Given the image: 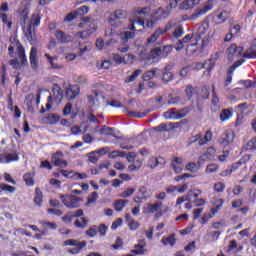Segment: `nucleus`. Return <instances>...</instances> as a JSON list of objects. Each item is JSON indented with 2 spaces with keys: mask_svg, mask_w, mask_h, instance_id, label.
Returning a JSON list of instances; mask_svg holds the SVG:
<instances>
[{
  "mask_svg": "<svg viewBox=\"0 0 256 256\" xmlns=\"http://www.w3.org/2000/svg\"><path fill=\"white\" fill-rule=\"evenodd\" d=\"M83 216H84L83 209H78L75 212L69 211L62 217V222L66 224H70L73 222V219L80 218L74 221V226L75 228H78V229H85L87 228V226H89V218L83 217Z\"/></svg>",
  "mask_w": 256,
  "mask_h": 256,
  "instance_id": "obj_1",
  "label": "nucleus"
},
{
  "mask_svg": "<svg viewBox=\"0 0 256 256\" xmlns=\"http://www.w3.org/2000/svg\"><path fill=\"white\" fill-rule=\"evenodd\" d=\"M185 48V43L183 40H178L176 42V47L174 45H165L163 47H155L150 51V55L152 56L153 59H157L160 57V59H167L169 54L173 52L175 49L176 51L180 52Z\"/></svg>",
  "mask_w": 256,
  "mask_h": 256,
  "instance_id": "obj_2",
  "label": "nucleus"
},
{
  "mask_svg": "<svg viewBox=\"0 0 256 256\" xmlns=\"http://www.w3.org/2000/svg\"><path fill=\"white\" fill-rule=\"evenodd\" d=\"M212 137L213 134L211 130H206V134H204V136L202 134H195L188 139L187 147H190L193 144H197L198 146H204L212 140Z\"/></svg>",
  "mask_w": 256,
  "mask_h": 256,
  "instance_id": "obj_3",
  "label": "nucleus"
},
{
  "mask_svg": "<svg viewBox=\"0 0 256 256\" xmlns=\"http://www.w3.org/2000/svg\"><path fill=\"white\" fill-rule=\"evenodd\" d=\"M64 246H71L73 248L67 249L69 255H79L85 247H87V241H79L77 239H68L64 241Z\"/></svg>",
  "mask_w": 256,
  "mask_h": 256,
  "instance_id": "obj_4",
  "label": "nucleus"
},
{
  "mask_svg": "<svg viewBox=\"0 0 256 256\" xmlns=\"http://www.w3.org/2000/svg\"><path fill=\"white\" fill-rule=\"evenodd\" d=\"M135 37V32H122L120 34V40L123 44L118 46V42L114 44L111 49H116L121 53H126L130 50V46L128 45L129 40H132Z\"/></svg>",
  "mask_w": 256,
  "mask_h": 256,
  "instance_id": "obj_5",
  "label": "nucleus"
},
{
  "mask_svg": "<svg viewBox=\"0 0 256 256\" xmlns=\"http://www.w3.org/2000/svg\"><path fill=\"white\" fill-rule=\"evenodd\" d=\"M201 40V36L200 34H186V36L182 39V42H184V44L190 43L189 45H187L186 48V52L189 55H194L196 53V49H194V47H196L199 44V41Z\"/></svg>",
  "mask_w": 256,
  "mask_h": 256,
  "instance_id": "obj_6",
  "label": "nucleus"
},
{
  "mask_svg": "<svg viewBox=\"0 0 256 256\" xmlns=\"http://www.w3.org/2000/svg\"><path fill=\"white\" fill-rule=\"evenodd\" d=\"M189 108L185 107L177 111L176 108H171L163 113V117L166 120H181L189 114Z\"/></svg>",
  "mask_w": 256,
  "mask_h": 256,
  "instance_id": "obj_7",
  "label": "nucleus"
},
{
  "mask_svg": "<svg viewBox=\"0 0 256 256\" xmlns=\"http://www.w3.org/2000/svg\"><path fill=\"white\" fill-rule=\"evenodd\" d=\"M19 153L16 149L7 147L4 150V154H0V164H11L13 162H19Z\"/></svg>",
  "mask_w": 256,
  "mask_h": 256,
  "instance_id": "obj_8",
  "label": "nucleus"
},
{
  "mask_svg": "<svg viewBox=\"0 0 256 256\" xmlns=\"http://www.w3.org/2000/svg\"><path fill=\"white\" fill-rule=\"evenodd\" d=\"M60 199H62V203L67 209H78L81 207V202L84 201L83 198L75 195H60Z\"/></svg>",
  "mask_w": 256,
  "mask_h": 256,
  "instance_id": "obj_9",
  "label": "nucleus"
},
{
  "mask_svg": "<svg viewBox=\"0 0 256 256\" xmlns=\"http://www.w3.org/2000/svg\"><path fill=\"white\" fill-rule=\"evenodd\" d=\"M173 66L166 65L162 69H158V75L161 76V80L164 83H169L174 80V74L172 73Z\"/></svg>",
  "mask_w": 256,
  "mask_h": 256,
  "instance_id": "obj_10",
  "label": "nucleus"
},
{
  "mask_svg": "<svg viewBox=\"0 0 256 256\" xmlns=\"http://www.w3.org/2000/svg\"><path fill=\"white\" fill-rule=\"evenodd\" d=\"M64 155L62 151H57L56 153H54L52 155L51 158V163L55 166V167H60V168H67L68 167V162L63 159Z\"/></svg>",
  "mask_w": 256,
  "mask_h": 256,
  "instance_id": "obj_11",
  "label": "nucleus"
},
{
  "mask_svg": "<svg viewBox=\"0 0 256 256\" xmlns=\"http://www.w3.org/2000/svg\"><path fill=\"white\" fill-rule=\"evenodd\" d=\"M16 53H17L18 59L20 60L21 66L23 67L28 66L29 63L26 56V51L20 41H16Z\"/></svg>",
  "mask_w": 256,
  "mask_h": 256,
  "instance_id": "obj_12",
  "label": "nucleus"
},
{
  "mask_svg": "<svg viewBox=\"0 0 256 256\" xmlns=\"http://www.w3.org/2000/svg\"><path fill=\"white\" fill-rule=\"evenodd\" d=\"M235 139V132L233 130L228 129L224 132L221 139H219V144L223 145L224 147H228L229 145L233 144Z\"/></svg>",
  "mask_w": 256,
  "mask_h": 256,
  "instance_id": "obj_13",
  "label": "nucleus"
},
{
  "mask_svg": "<svg viewBox=\"0 0 256 256\" xmlns=\"http://www.w3.org/2000/svg\"><path fill=\"white\" fill-rule=\"evenodd\" d=\"M201 194H202L201 190H198V189L191 190L187 193V195L177 198L176 205L179 206V205L185 203V201H191V200H193V198H198Z\"/></svg>",
  "mask_w": 256,
  "mask_h": 256,
  "instance_id": "obj_14",
  "label": "nucleus"
},
{
  "mask_svg": "<svg viewBox=\"0 0 256 256\" xmlns=\"http://www.w3.org/2000/svg\"><path fill=\"white\" fill-rule=\"evenodd\" d=\"M37 47H32L29 53V61L32 70L37 71L39 69V57H37Z\"/></svg>",
  "mask_w": 256,
  "mask_h": 256,
  "instance_id": "obj_15",
  "label": "nucleus"
},
{
  "mask_svg": "<svg viewBox=\"0 0 256 256\" xmlns=\"http://www.w3.org/2000/svg\"><path fill=\"white\" fill-rule=\"evenodd\" d=\"M54 36L60 44H68L73 42V37L71 36V34H65V32H63V30L60 29L56 30Z\"/></svg>",
  "mask_w": 256,
  "mask_h": 256,
  "instance_id": "obj_16",
  "label": "nucleus"
},
{
  "mask_svg": "<svg viewBox=\"0 0 256 256\" xmlns=\"http://www.w3.org/2000/svg\"><path fill=\"white\" fill-rule=\"evenodd\" d=\"M212 6L204 5L202 8H198L194 11L193 14H191V21H197L201 17L205 16L208 11H211Z\"/></svg>",
  "mask_w": 256,
  "mask_h": 256,
  "instance_id": "obj_17",
  "label": "nucleus"
},
{
  "mask_svg": "<svg viewBox=\"0 0 256 256\" xmlns=\"http://www.w3.org/2000/svg\"><path fill=\"white\" fill-rule=\"evenodd\" d=\"M79 94L80 87L76 86V84L68 86V88L65 90V96L69 101L75 99Z\"/></svg>",
  "mask_w": 256,
  "mask_h": 256,
  "instance_id": "obj_18",
  "label": "nucleus"
},
{
  "mask_svg": "<svg viewBox=\"0 0 256 256\" xmlns=\"http://www.w3.org/2000/svg\"><path fill=\"white\" fill-rule=\"evenodd\" d=\"M127 59L125 57L120 56L119 54L113 53L112 54V60L115 64L121 65V64H129L133 59H135V56L132 54H127Z\"/></svg>",
  "mask_w": 256,
  "mask_h": 256,
  "instance_id": "obj_19",
  "label": "nucleus"
},
{
  "mask_svg": "<svg viewBox=\"0 0 256 256\" xmlns=\"http://www.w3.org/2000/svg\"><path fill=\"white\" fill-rule=\"evenodd\" d=\"M128 16L127 11L125 10H116L114 11V13L112 14V16L108 17V22L110 24H112V26H114V22L116 20H123L126 19Z\"/></svg>",
  "mask_w": 256,
  "mask_h": 256,
  "instance_id": "obj_20",
  "label": "nucleus"
},
{
  "mask_svg": "<svg viewBox=\"0 0 256 256\" xmlns=\"http://www.w3.org/2000/svg\"><path fill=\"white\" fill-rule=\"evenodd\" d=\"M170 16V11L163 8H158L155 13L152 15V20L155 22L165 20Z\"/></svg>",
  "mask_w": 256,
  "mask_h": 256,
  "instance_id": "obj_21",
  "label": "nucleus"
},
{
  "mask_svg": "<svg viewBox=\"0 0 256 256\" xmlns=\"http://www.w3.org/2000/svg\"><path fill=\"white\" fill-rule=\"evenodd\" d=\"M171 167L176 174H181L183 172V158L175 157L171 161Z\"/></svg>",
  "mask_w": 256,
  "mask_h": 256,
  "instance_id": "obj_22",
  "label": "nucleus"
},
{
  "mask_svg": "<svg viewBox=\"0 0 256 256\" xmlns=\"http://www.w3.org/2000/svg\"><path fill=\"white\" fill-rule=\"evenodd\" d=\"M45 58L47 59L48 63L51 66L52 70H61L63 69V65L56 63V61L58 60L57 56H50V54L45 53L44 54Z\"/></svg>",
  "mask_w": 256,
  "mask_h": 256,
  "instance_id": "obj_23",
  "label": "nucleus"
},
{
  "mask_svg": "<svg viewBox=\"0 0 256 256\" xmlns=\"http://www.w3.org/2000/svg\"><path fill=\"white\" fill-rule=\"evenodd\" d=\"M97 31V27L95 23H92L88 29L84 30L83 32H77V37L80 39H87L90 35L94 34Z\"/></svg>",
  "mask_w": 256,
  "mask_h": 256,
  "instance_id": "obj_24",
  "label": "nucleus"
},
{
  "mask_svg": "<svg viewBox=\"0 0 256 256\" xmlns=\"http://www.w3.org/2000/svg\"><path fill=\"white\" fill-rule=\"evenodd\" d=\"M227 55L229 58L236 56L239 57L241 56L243 52V47H237L236 44H232L228 49H227Z\"/></svg>",
  "mask_w": 256,
  "mask_h": 256,
  "instance_id": "obj_25",
  "label": "nucleus"
},
{
  "mask_svg": "<svg viewBox=\"0 0 256 256\" xmlns=\"http://www.w3.org/2000/svg\"><path fill=\"white\" fill-rule=\"evenodd\" d=\"M200 89L198 87H192L190 84L185 87V94L188 100H192L193 97H198Z\"/></svg>",
  "mask_w": 256,
  "mask_h": 256,
  "instance_id": "obj_26",
  "label": "nucleus"
},
{
  "mask_svg": "<svg viewBox=\"0 0 256 256\" xmlns=\"http://www.w3.org/2000/svg\"><path fill=\"white\" fill-rule=\"evenodd\" d=\"M199 0H184L181 4H180V9L182 11H189L190 9H194V6L199 4Z\"/></svg>",
  "mask_w": 256,
  "mask_h": 256,
  "instance_id": "obj_27",
  "label": "nucleus"
},
{
  "mask_svg": "<svg viewBox=\"0 0 256 256\" xmlns=\"http://www.w3.org/2000/svg\"><path fill=\"white\" fill-rule=\"evenodd\" d=\"M233 117V108H225L221 110L219 119L221 122H227Z\"/></svg>",
  "mask_w": 256,
  "mask_h": 256,
  "instance_id": "obj_28",
  "label": "nucleus"
},
{
  "mask_svg": "<svg viewBox=\"0 0 256 256\" xmlns=\"http://www.w3.org/2000/svg\"><path fill=\"white\" fill-rule=\"evenodd\" d=\"M52 93H53V99L56 101H62L63 97H64V91L61 89V87L59 86V84H54V87L52 89Z\"/></svg>",
  "mask_w": 256,
  "mask_h": 256,
  "instance_id": "obj_29",
  "label": "nucleus"
},
{
  "mask_svg": "<svg viewBox=\"0 0 256 256\" xmlns=\"http://www.w3.org/2000/svg\"><path fill=\"white\" fill-rule=\"evenodd\" d=\"M224 203H225L224 199H221V198L214 200L213 202L214 207L210 208V213L213 216H215L220 211V209H222Z\"/></svg>",
  "mask_w": 256,
  "mask_h": 256,
  "instance_id": "obj_30",
  "label": "nucleus"
},
{
  "mask_svg": "<svg viewBox=\"0 0 256 256\" xmlns=\"http://www.w3.org/2000/svg\"><path fill=\"white\" fill-rule=\"evenodd\" d=\"M117 41L115 39H110V41H108L107 43H104L103 39H98L96 41V47L98 49H102L103 47L111 49L113 45H116Z\"/></svg>",
  "mask_w": 256,
  "mask_h": 256,
  "instance_id": "obj_31",
  "label": "nucleus"
},
{
  "mask_svg": "<svg viewBox=\"0 0 256 256\" xmlns=\"http://www.w3.org/2000/svg\"><path fill=\"white\" fill-rule=\"evenodd\" d=\"M183 35H185V27H183V25L181 24H176L172 32V37L174 39H180L181 37H183Z\"/></svg>",
  "mask_w": 256,
  "mask_h": 256,
  "instance_id": "obj_32",
  "label": "nucleus"
},
{
  "mask_svg": "<svg viewBox=\"0 0 256 256\" xmlns=\"http://www.w3.org/2000/svg\"><path fill=\"white\" fill-rule=\"evenodd\" d=\"M129 203L127 199H118L115 200L113 207L116 212H122L125 209L126 205Z\"/></svg>",
  "mask_w": 256,
  "mask_h": 256,
  "instance_id": "obj_33",
  "label": "nucleus"
},
{
  "mask_svg": "<svg viewBox=\"0 0 256 256\" xmlns=\"http://www.w3.org/2000/svg\"><path fill=\"white\" fill-rule=\"evenodd\" d=\"M161 243L164 246H167V245L174 246L177 243L176 234H172L168 237L162 238Z\"/></svg>",
  "mask_w": 256,
  "mask_h": 256,
  "instance_id": "obj_34",
  "label": "nucleus"
},
{
  "mask_svg": "<svg viewBox=\"0 0 256 256\" xmlns=\"http://www.w3.org/2000/svg\"><path fill=\"white\" fill-rule=\"evenodd\" d=\"M156 73H159V69L158 68H154L152 70H148L143 74V80L145 82H149L151 81L155 76Z\"/></svg>",
  "mask_w": 256,
  "mask_h": 256,
  "instance_id": "obj_35",
  "label": "nucleus"
},
{
  "mask_svg": "<svg viewBox=\"0 0 256 256\" xmlns=\"http://www.w3.org/2000/svg\"><path fill=\"white\" fill-rule=\"evenodd\" d=\"M151 13L150 7L134 8V15L136 16H149Z\"/></svg>",
  "mask_w": 256,
  "mask_h": 256,
  "instance_id": "obj_36",
  "label": "nucleus"
},
{
  "mask_svg": "<svg viewBox=\"0 0 256 256\" xmlns=\"http://www.w3.org/2000/svg\"><path fill=\"white\" fill-rule=\"evenodd\" d=\"M162 204H163V203L160 202V201H156L154 204L149 203V204L147 205V207H148V213H149V214H155V213H157V212L159 211V209H161Z\"/></svg>",
  "mask_w": 256,
  "mask_h": 256,
  "instance_id": "obj_37",
  "label": "nucleus"
},
{
  "mask_svg": "<svg viewBox=\"0 0 256 256\" xmlns=\"http://www.w3.org/2000/svg\"><path fill=\"white\" fill-rule=\"evenodd\" d=\"M253 48H256V39L253 40V46L243 54L245 59H256V51H253Z\"/></svg>",
  "mask_w": 256,
  "mask_h": 256,
  "instance_id": "obj_38",
  "label": "nucleus"
},
{
  "mask_svg": "<svg viewBox=\"0 0 256 256\" xmlns=\"http://www.w3.org/2000/svg\"><path fill=\"white\" fill-rule=\"evenodd\" d=\"M177 26L176 22L173 21H168L165 25L164 28H160V33L161 35H165L169 31L173 30Z\"/></svg>",
  "mask_w": 256,
  "mask_h": 256,
  "instance_id": "obj_39",
  "label": "nucleus"
},
{
  "mask_svg": "<svg viewBox=\"0 0 256 256\" xmlns=\"http://www.w3.org/2000/svg\"><path fill=\"white\" fill-rule=\"evenodd\" d=\"M23 181L27 186H34L35 185V180H34V175L31 172H26L23 175Z\"/></svg>",
  "mask_w": 256,
  "mask_h": 256,
  "instance_id": "obj_40",
  "label": "nucleus"
},
{
  "mask_svg": "<svg viewBox=\"0 0 256 256\" xmlns=\"http://www.w3.org/2000/svg\"><path fill=\"white\" fill-rule=\"evenodd\" d=\"M43 202V194L41 192V189L36 188L35 189V197H34V203L38 206L41 207Z\"/></svg>",
  "mask_w": 256,
  "mask_h": 256,
  "instance_id": "obj_41",
  "label": "nucleus"
},
{
  "mask_svg": "<svg viewBox=\"0 0 256 256\" xmlns=\"http://www.w3.org/2000/svg\"><path fill=\"white\" fill-rule=\"evenodd\" d=\"M160 35H162L161 27H158V28H156L154 34H152L151 37L147 39V43L152 44V43L156 42L160 38Z\"/></svg>",
  "mask_w": 256,
  "mask_h": 256,
  "instance_id": "obj_42",
  "label": "nucleus"
},
{
  "mask_svg": "<svg viewBox=\"0 0 256 256\" xmlns=\"http://www.w3.org/2000/svg\"><path fill=\"white\" fill-rule=\"evenodd\" d=\"M200 169V166L195 162H189L185 166V170L191 173H197Z\"/></svg>",
  "mask_w": 256,
  "mask_h": 256,
  "instance_id": "obj_43",
  "label": "nucleus"
},
{
  "mask_svg": "<svg viewBox=\"0 0 256 256\" xmlns=\"http://www.w3.org/2000/svg\"><path fill=\"white\" fill-rule=\"evenodd\" d=\"M147 188L142 186L139 188V196L134 198L135 202H139V200H146L147 199Z\"/></svg>",
  "mask_w": 256,
  "mask_h": 256,
  "instance_id": "obj_44",
  "label": "nucleus"
},
{
  "mask_svg": "<svg viewBox=\"0 0 256 256\" xmlns=\"http://www.w3.org/2000/svg\"><path fill=\"white\" fill-rule=\"evenodd\" d=\"M201 42V45L200 46H196L194 47L193 49H196V52L199 51V52H203L208 46H209V39H201L200 38V41Z\"/></svg>",
  "mask_w": 256,
  "mask_h": 256,
  "instance_id": "obj_45",
  "label": "nucleus"
},
{
  "mask_svg": "<svg viewBox=\"0 0 256 256\" xmlns=\"http://www.w3.org/2000/svg\"><path fill=\"white\" fill-rule=\"evenodd\" d=\"M168 105H185V102H183V98L179 96L171 97L168 102Z\"/></svg>",
  "mask_w": 256,
  "mask_h": 256,
  "instance_id": "obj_46",
  "label": "nucleus"
},
{
  "mask_svg": "<svg viewBox=\"0 0 256 256\" xmlns=\"http://www.w3.org/2000/svg\"><path fill=\"white\" fill-rule=\"evenodd\" d=\"M40 25H41V15H39V14L32 15L31 23L29 26L32 28H37Z\"/></svg>",
  "mask_w": 256,
  "mask_h": 256,
  "instance_id": "obj_47",
  "label": "nucleus"
},
{
  "mask_svg": "<svg viewBox=\"0 0 256 256\" xmlns=\"http://www.w3.org/2000/svg\"><path fill=\"white\" fill-rule=\"evenodd\" d=\"M229 19V14L227 11H222L217 15V24H224Z\"/></svg>",
  "mask_w": 256,
  "mask_h": 256,
  "instance_id": "obj_48",
  "label": "nucleus"
},
{
  "mask_svg": "<svg viewBox=\"0 0 256 256\" xmlns=\"http://www.w3.org/2000/svg\"><path fill=\"white\" fill-rule=\"evenodd\" d=\"M75 13L77 15V17L81 16V17H84L85 15L89 14V8L88 6H80L79 8H77L75 10Z\"/></svg>",
  "mask_w": 256,
  "mask_h": 256,
  "instance_id": "obj_49",
  "label": "nucleus"
},
{
  "mask_svg": "<svg viewBox=\"0 0 256 256\" xmlns=\"http://www.w3.org/2000/svg\"><path fill=\"white\" fill-rule=\"evenodd\" d=\"M141 70L137 69L135 70L130 76H127L125 79V83H133L135 80H137V77L140 75Z\"/></svg>",
  "mask_w": 256,
  "mask_h": 256,
  "instance_id": "obj_50",
  "label": "nucleus"
},
{
  "mask_svg": "<svg viewBox=\"0 0 256 256\" xmlns=\"http://www.w3.org/2000/svg\"><path fill=\"white\" fill-rule=\"evenodd\" d=\"M75 171L74 170H65V169H60V174L64 176L66 179H73L75 178Z\"/></svg>",
  "mask_w": 256,
  "mask_h": 256,
  "instance_id": "obj_51",
  "label": "nucleus"
},
{
  "mask_svg": "<svg viewBox=\"0 0 256 256\" xmlns=\"http://www.w3.org/2000/svg\"><path fill=\"white\" fill-rule=\"evenodd\" d=\"M9 192L14 193L16 191V188L10 185H6L3 182H0V193L1 192Z\"/></svg>",
  "mask_w": 256,
  "mask_h": 256,
  "instance_id": "obj_52",
  "label": "nucleus"
},
{
  "mask_svg": "<svg viewBox=\"0 0 256 256\" xmlns=\"http://www.w3.org/2000/svg\"><path fill=\"white\" fill-rule=\"evenodd\" d=\"M141 167H142V161L141 160H135L133 162V164L128 166V170L130 172H133V171L140 170Z\"/></svg>",
  "mask_w": 256,
  "mask_h": 256,
  "instance_id": "obj_53",
  "label": "nucleus"
},
{
  "mask_svg": "<svg viewBox=\"0 0 256 256\" xmlns=\"http://www.w3.org/2000/svg\"><path fill=\"white\" fill-rule=\"evenodd\" d=\"M46 119L49 125H56L60 121V117L56 114L48 115Z\"/></svg>",
  "mask_w": 256,
  "mask_h": 256,
  "instance_id": "obj_54",
  "label": "nucleus"
},
{
  "mask_svg": "<svg viewBox=\"0 0 256 256\" xmlns=\"http://www.w3.org/2000/svg\"><path fill=\"white\" fill-rule=\"evenodd\" d=\"M85 235L89 238H94L97 235V225H93L86 230Z\"/></svg>",
  "mask_w": 256,
  "mask_h": 256,
  "instance_id": "obj_55",
  "label": "nucleus"
},
{
  "mask_svg": "<svg viewBox=\"0 0 256 256\" xmlns=\"http://www.w3.org/2000/svg\"><path fill=\"white\" fill-rule=\"evenodd\" d=\"M78 18L76 11L67 14L64 17V23H71Z\"/></svg>",
  "mask_w": 256,
  "mask_h": 256,
  "instance_id": "obj_56",
  "label": "nucleus"
},
{
  "mask_svg": "<svg viewBox=\"0 0 256 256\" xmlns=\"http://www.w3.org/2000/svg\"><path fill=\"white\" fill-rule=\"evenodd\" d=\"M108 231V226L104 223H101L99 226H97V233L99 232L101 237H105L106 233Z\"/></svg>",
  "mask_w": 256,
  "mask_h": 256,
  "instance_id": "obj_57",
  "label": "nucleus"
},
{
  "mask_svg": "<svg viewBox=\"0 0 256 256\" xmlns=\"http://www.w3.org/2000/svg\"><path fill=\"white\" fill-rule=\"evenodd\" d=\"M159 166V159L157 157H152L148 161V167L151 169H155Z\"/></svg>",
  "mask_w": 256,
  "mask_h": 256,
  "instance_id": "obj_58",
  "label": "nucleus"
},
{
  "mask_svg": "<svg viewBox=\"0 0 256 256\" xmlns=\"http://www.w3.org/2000/svg\"><path fill=\"white\" fill-rule=\"evenodd\" d=\"M219 170V166L217 164H208V166H206V173L208 174H212L215 173Z\"/></svg>",
  "mask_w": 256,
  "mask_h": 256,
  "instance_id": "obj_59",
  "label": "nucleus"
},
{
  "mask_svg": "<svg viewBox=\"0 0 256 256\" xmlns=\"http://www.w3.org/2000/svg\"><path fill=\"white\" fill-rule=\"evenodd\" d=\"M226 189V185L223 184V182H217L215 185H214V191L217 192V193H222L224 192Z\"/></svg>",
  "mask_w": 256,
  "mask_h": 256,
  "instance_id": "obj_60",
  "label": "nucleus"
},
{
  "mask_svg": "<svg viewBox=\"0 0 256 256\" xmlns=\"http://www.w3.org/2000/svg\"><path fill=\"white\" fill-rule=\"evenodd\" d=\"M0 73H1L2 85L5 86L6 85V77H7V67H6V65L2 66V69H1Z\"/></svg>",
  "mask_w": 256,
  "mask_h": 256,
  "instance_id": "obj_61",
  "label": "nucleus"
},
{
  "mask_svg": "<svg viewBox=\"0 0 256 256\" xmlns=\"http://www.w3.org/2000/svg\"><path fill=\"white\" fill-rule=\"evenodd\" d=\"M135 194V189H127L126 191H123L121 194H119V197L122 198H128Z\"/></svg>",
  "mask_w": 256,
  "mask_h": 256,
  "instance_id": "obj_62",
  "label": "nucleus"
},
{
  "mask_svg": "<svg viewBox=\"0 0 256 256\" xmlns=\"http://www.w3.org/2000/svg\"><path fill=\"white\" fill-rule=\"evenodd\" d=\"M247 150L256 151V137L252 138V139L247 143Z\"/></svg>",
  "mask_w": 256,
  "mask_h": 256,
  "instance_id": "obj_63",
  "label": "nucleus"
},
{
  "mask_svg": "<svg viewBox=\"0 0 256 256\" xmlns=\"http://www.w3.org/2000/svg\"><path fill=\"white\" fill-rule=\"evenodd\" d=\"M209 96H210V90H209V88L203 87L202 90H201V97H202L203 99H209Z\"/></svg>",
  "mask_w": 256,
  "mask_h": 256,
  "instance_id": "obj_64",
  "label": "nucleus"
}]
</instances>
